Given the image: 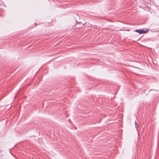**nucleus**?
<instances>
[{"instance_id": "1", "label": "nucleus", "mask_w": 159, "mask_h": 159, "mask_svg": "<svg viewBox=\"0 0 159 159\" xmlns=\"http://www.w3.org/2000/svg\"><path fill=\"white\" fill-rule=\"evenodd\" d=\"M148 30H144V29H136L134 30V31L139 33V34H145L147 32Z\"/></svg>"}, {"instance_id": "2", "label": "nucleus", "mask_w": 159, "mask_h": 159, "mask_svg": "<svg viewBox=\"0 0 159 159\" xmlns=\"http://www.w3.org/2000/svg\"><path fill=\"white\" fill-rule=\"evenodd\" d=\"M134 124H135V128L137 130H138L137 128L138 127L139 124H137L136 123V121H135Z\"/></svg>"}]
</instances>
